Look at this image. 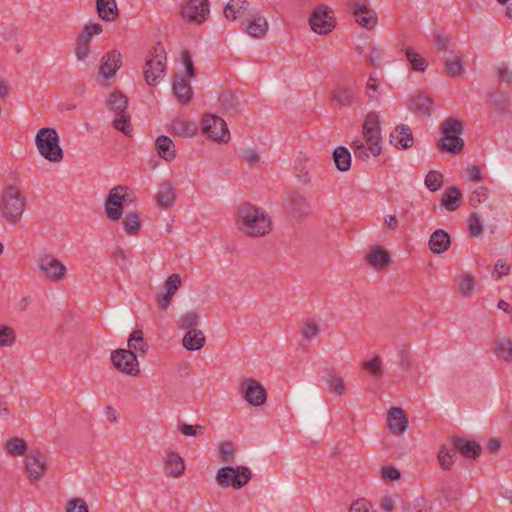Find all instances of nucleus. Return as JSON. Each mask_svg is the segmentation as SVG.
<instances>
[{
  "instance_id": "4",
  "label": "nucleus",
  "mask_w": 512,
  "mask_h": 512,
  "mask_svg": "<svg viewBox=\"0 0 512 512\" xmlns=\"http://www.w3.org/2000/svg\"><path fill=\"white\" fill-rule=\"evenodd\" d=\"M60 139L54 128H41L35 138L37 149L42 157L50 162H60L63 159V150L59 145Z\"/></svg>"
},
{
  "instance_id": "3",
  "label": "nucleus",
  "mask_w": 512,
  "mask_h": 512,
  "mask_svg": "<svg viewBox=\"0 0 512 512\" xmlns=\"http://www.w3.org/2000/svg\"><path fill=\"white\" fill-rule=\"evenodd\" d=\"M463 132L464 125L460 120L447 118L441 124L442 137L437 143L438 149L452 154L460 153L464 148V140L461 138Z\"/></svg>"
},
{
  "instance_id": "50",
  "label": "nucleus",
  "mask_w": 512,
  "mask_h": 512,
  "mask_svg": "<svg viewBox=\"0 0 512 512\" xmlns=\"http://www.w3.org/2000/svg\"><path fill=\"white\" fill-rule=\"evenodd\" d=\"M445 68L447 74L451 77H456L462 74L463 65L460 56H454L452 58H448L445 61Z\"/></svg>"
},
{
  "instance_id": "32",
  "label": "nucleus",
  "mask_w": 512,
  "mask_h": 512,
  "mask_svg": "<svg viewBox=\"0 0 512 512\" xmlns=\"http://www.w3.org/2000/svg\"><path fill=\"white\" fill-rule=\"evenodd\" d=\"M249 2L247 0H230L224 8V16L228 20H236L243 17L248 11Z\"/></svg>"
},
{
  "instance_id": "38",
  "label": "nucleus",
  "mask_w": 512,
  "mask_h": 512,
  "mask_svg": "<svg viewBox=\"0 0 512 512\" xmlns=\"http://www.w3.org/2000/svg\"><path fill=\"white\" fill-rule=\"evenodd\" d=\"M324 380L330 389L338 395L344 394L346 387L343 378L333 369L325 371Z\"/></svg>"
},
{
  "instance_id": "63",
  "label": "nucleus",
  "mask_w": 512,
  "mask_h": 512,
  "mask_svg": "<svg viewBox=\"0 0 512 512\" xmlns=\"http://www.w3.org/2000/svg\"><path fill=\"white\" fill-rule=\"evenodd\" d=\"M319 333V327L314 321L306 322L301 327V334L305 339L315 338Z\"/></svg>"
},
{
  "instance_id": "6",
  "label": "nucleus",
  "mask_w": 512,
  "mask_h": 512,
  "mask_svg": "<svg viewBox=\"0 0 512 512\" xmlns=\"http://www.w3.org/2000/svg\"><path fill=\"white\" fill-rule=\"evenodd\" d=\"M166 71V52L161 44L153 47L146 59L144 78L149 86H155L162 79Z\"/></svg>"
},
{
  "instance_id": "41",
  "label": "nucleus",
  "mask_w": 512,
  "mask_h": 512,
  "mask_svg": "<svg viewBox=\"0 0 512 512\" xmlns=\"http://www.w3.org/2000/svg\"><path fill=\"white\" fill-rule=\"evenodd\" d=\"M354 15L356 22L366 29H372L377 24V15L369 8Z\"/></svg>"
},
{
  "instance_id": "11",
  "label": "nucleus",
  "mask_w": 512,
  "mask_h": 512,
  "mask_svg": "<svg viewBox=\"0 0 512 512\" xmlns=\"http://www.w3.org/2000/svg\"><path fill=\"white\" fill-rule=\"evenodd\" d=\"M111 361L114 368L123 374L137 376L140 373L137 356L132 350L117 349L113 351Z\"/></svg>"
},
{
  "instance_id": "18",
  "label": "nucleus",
  "mask_w": 512,
  "mask_h": 512,
  "mask_svg": "<svg viewBox=\"0 0 512 512\" xmlns=\"http://www.w3.org/2000/svg\"><path fill=\"white\" fill-rule=\"evenodd\" d=\"M121 64V53L117 50L109 51L101 59V64L99 66V75L106 79H110L120 69Z\"/></svg>"
},
{
  "instance_id": "53",
  "label": "nucleus",
  "mask_w": 512,
  "mask_h": 512,
  "mask_svg": "<svg viewBox=\"0 0 512 512\" xmlns=\"http://www.w3.org/2000/svg\"><path fill=\"white\" fill-rule=\"evenodd\" d=\"M220 459L225 463H232L235 459V450L232 442L225 441L219 445Z\"/></svg>"
},
{
  "instance_id": "35",
  "label": "nucleus",
  "mask_w": 512,
  "mask_h": 512,
  "mask_svg": "<svg viewBox=\"0 0 512 512\" xmlns=\"http://www.w3.org/2000/svg\"><path fill=\"white\" fill-rule=\"evenodd\" d=\"M96 7L99 17L107 22L118 17V8L115 0H97Z\"/></svg>"
},
{
  "instance_id": "37",
  "label": "nucleus",
  "mask_w": 512,
  "mask_h": 512,
  "mask_svg": "<svg viewBox=\"0 0 512 512\" xmlns=\"http://www.w3.org/2000/svg\"><path fill=\"white\" fill-rule=\"evenodd\" d=\"M333 160L339 171H348L351 167V154L343 146L337 147L333 152Z\"/></svg>"
},
{
  "instance_id": "26",
  "label": "nucleus",
  "mask_w": 512,
  "mask_h": 512,
  "mask_svg": "<svg viewBox=\"0 0 512 512\" xmlns=\"http://www.w3.org/2000/svg\"><path fill=\"white\" fill-rule=\"evenodd\" d=\"M175 201V191L173 185L169 181H164L159 185V189L156 194V202L158 206L168 209Z\"/></svg>"
},
{
  "instance_id": "29",
  "label": "nucleus",
  "mask_w": 512,
  "mask_h": 512,
  "mask_svg": "<svg viewBox=\"0 0 512 512\" xmlns=\"http://www.w3.org/2000/svg\"><path fill=\"white\" fill-rule=\"evenodd\" d=\"M172 132L180 137H192L197 132V125L194 121L176 118L171 124Z\"/></svg>"
},
{
  "instance_id": "33",
  "label": "nucleus",
  "mask_w": 512,
  "mask_h": 512,
  "mask_svg": "<svg viewBox=\"0 0 512 512\" xmlns=\"http://www.w3.org/2000/svg\"><path fill=\"white\" fill-rule=\"evenodd\" d=\"M268 22L265 17L256 15L251 18L245 27V31L254 38H262L267 34Z\"/></svg>"
},
{
  "instance_id": "39",
  "label": "nucleus",
  "mask_w": 512,
  "mask_h": 512,
  "mask_svg": "<svg viewBox=\"0 0 512 512\" xmlns=\"http://www.w3.org/2000/svg\"><path fill=\"white\" fill-rule=\"evenodd\" d=\"M128 350H132L133 352H140L141 355L145 354L147 351V343L143 338V332L139 329L134 330L128 340Z\"/></svg>"
},
{
  "instance_id": "48",
  "label": "nucleus",
  "mask_w": 512,
  "mask_h": 512,
  "mask_svg": "<svg viewBox=\"0 0 512 512\" xmlns=\"http://www.w3.org/2000/svg\"><path fill=\"white\" fill-rule=\"evenodd\" d=\"M124 230L128 235H135L141 227L140 217L137 213H128L123 220Z\"/></svg>"
},
{
  "instance_id": "9",
  "label": "nucleus",
  "mask_w": 512,
  "mask_h": 512,
  "mask_svg": "<svg viewBox=\"0 0 512 512\" xmlns=\"http://www.w3.org/2000/svg\"><path fill=\"white\" fill-rule=\"evenodd\" d=\"M363 135L372 155L379 156L381 154V128L377 113L370 112L367 114L363 123Z\"/></svg>"
},
{
  "instance_id": "15",
  "label": "nucleus",
  "mask_w": 512,
  "mask_h": 512,
  "mask_svg": "<svg viewBox=\"0 0 512 512\" xmlns=\"http://www.w3.org/2000/svg\"><path fill=\"white\" fill-rule=\"evenodd\" d=\"M202 130L212 140L226 142L229 139V131L226 122L216 115H204L202 119Z\"/></svg>"
},
{
  "instance_id": "44",
  "label": "nucleus",
  "mask_w": 512,
  "mask_h": 512,
  "mask_svg": "<svg viewBox=\"0 0 512 512\" xmlns=\"http://www.w3.org/2000/svg\"><path fill=\"white\" fill-rule=\"evenodd\" d=\"M6 450L13 456H22L27 450V444L22 438L12 437L6 442Z\"/></svg>"
},
{
  "instance_id": "54",
  "label": "nucleus",
  "mask_w": 512,
  "mask_h": 512,
  "mask_svg": "<svg viewBox=\"0 0 512 512\" xmlns=\"http://www.w3.org/2000/svg\"><path fill=\"white\" fill-rule=\"evenodd\" d=\"M181 277L179 274H171L164 283V292L175 295L181 286Z\"/></svg>"
},
{
  "instance_id": "42",
  "label": "nucleus",
  "mask_w": 512,
  "mask_h": 512,
  "mask_svg": "<svg viewBox=\"0 0 512 512\" xmlns=\"http://www.w3.org/2000/svg\"><path fill=\"white\" fill-rule=\"evenodd\" d=\"M361 368L368 371L375 379L383 376L382 360L379 355H375L371 360L363 361Z\"/></svg>"
},
{
  "instance_id": "31",
  "label": "nucleus",
  "mask_w": 512,
  "mask_h": 512,
  "mask_svg": "<svg viewBox=\"0 0 512 512\" xmlns=\"http://www.w3.org/2000/svg\"><path fill=\"white\" fill-rule=\"evenodd\" d=\"M463 200L461 191L455 187L451 186L447 188L442 196L441 204L445 209L452 212L459 208Z\"/></svg>"
},
{
  "instance_id": "56",
  "label": "nucleus",
  "mask_w": 512,
  "mask_h": 512,
  "mask_svg": "<svg viewBox=\"0 0 512 512\" xmlns=\"http://www.w3.org/2000/svg\"><path fill=\"white\" fill-rule=\"evenodd\" d=\"M488 198V189L480 186L477 187L470 195L469 201L473 207L479 206Z\"/></svg>"
},
{
  "instance_id": "59",
  "label": "nucleus",
  "mask_w": 512,
  "mask_h": 512,
  "mask_svg": "<svg viewBox=\"0 0 512 512\" xmlns=\"http://www.w3.org/2000/svg\"><path fill=\"white\" fill-rule=\"evenodd\" d=\"M400 358V366L403 371H409L412 367V359L410 357L409 345H403L398 352Z\"/></svg>"
},
{
  "instance_id": "51",
  "label": "nucleus",
  "mask_w": 512,
  "mask_h": 512,
  "mask_svg": "<svg viewBox=\"0 0 512 512\" xmlns=\"http://www.w3.org/2000/svg\"><path fill=\"white\" fill-rule=\"evenodd\" d=\"M16 335L13 328L0 324V347H9L15 342Z\"/></svg>"
},
{
  "instance_id": "17",
  "label": "nucleus",
  "mask_w": 512,
  "mask_h": 512,
  "mask_svg": "<svg viewBox=\"0 0 512 512\" xmlns=\"http://www.w3.org/2000/svg\"><path fill=\"white\" fill-rule=\"evenodd\" d=\"M331 105L347 108L355 104L358 96L353 87L346 82L336 84L331 90Z\"/></svg>"
},
{
  "instance_id": "45",
  "label": "nucleus",
  "mask_w": 512,
  "mask_h": 512,
  "mask_svg": "<svg viewBox=\"0 0 512 512\" xmlns=\"http://www.w3.org/2000/svg\"><path fill=\"white\" fill-rule=\"evenodd\" d=\"M219 103L222 109L228 113H235L237 111L238 99L231 92H222L219 96Z\"/></svg>"
},
{
  "instance_id": "62",
  "label": "nucleus",
  "mask_w": 512,
  "mask_h": 512,
  "mask_svg": "<svg viewBox=\"0 0 512 512\" xmlns=\"http://www.w3.org/2000/svg\"><path fill=\"white\" fill-rule=\"evenodd\" d=\"M468 222L470 236L478 237L483 231V226L481 224L479 216L476 213L471 214Z\"/></svg>"
},
{
  "instance_id": "8",
  "label": "nucleus",
  "mask_w": 512,
  "mask_h": 512,
  "mask_svg": "<svg viewBox=\"0 0 512 512\" xmlns=\"http://www.w3.org/2000/svg\"><path fill=\"white\" fill-rule=\"evenodd\" d=\"M36 264L41 275L52 282H61L66 277L67 268L65 264L52 254H39Z\"/></svg>"
},
{
  "instance_id": "27",
  "label": "nucleus",
  "mask_w": 512,
  "mask_h": 512,
  "mask_svg": "<svg viewBox=\"0 0 512 512\" xmlns=\"http://www.w3.org/2000/svg\"><path fill=\"white\" fill-rule=\"evenodd\" d=\"M206 342L203 331L199 329L188 330L182 339V345L189 351L200 350Z\"/></svg>"
},
{
  "instance_id": "10",
  "label": "nucleus",
  "mask_w": 512,
  "mask_h": 512,
  "mask_svg": "<svg viewBox=\"0 0 512 512\" xmlns=\"http://www.w3.org/2000/svg\"><path fill=\"white\" fill-rule=\"evenodd\" d=\"M103 27L99 23L87 24L76 38L74 43V54L78 61H85L91 52V40L93 36L99 35Z\"/></svg>"
},
{
  "instance_id": "49",
  "label": "nucleus",
  "mask_w": 512,
  "mask_h": 512,
  "mask_svg": "<svg viewBox=\"0 0 512 512\" xmlns=\"http://www.w3.org/2000/svg\"><path fill=\"white\" fill-rule=\"evenodd\" d=\"M406 56L409 60L412 69L419 72H424L427 68V61L419 55L417 52H415L413 49L408 48L406 49Z\"/></svg>"
},
{
  "instance_id": "20",
  "label": "nucleus",
  "mask_w": 512,
  "mask_h": 512,
  "mask_svg": "<svg viewBox=\"0 0 512 512\" xmlns=\"http://www.w3.org/2000/svg\"><path fill=\"white\" fill-rule=\"evenodd\" d=\"M452 445L456 452L458 451L466 458H477L480 456L482 452L481 446L475 442L470 440H465L458 436H453L451 438Z\"/></svg>"
},
{
  "instance_id": "25",
  "label": "nucleus",
  "mask_w": 512,
  "mask_h": 512,
  "mask_svg": "<svg viewBox=\"0 0 512 512\" xmlns=\"http://www.w3.org/2000/svg\"><path fill=\"white\" fill-rule=\"evenodd\" d=\"M173 93L177 100L182 104H187L192 98V88L190 83L182 75H176L173 79Z\"/></svg>"
},
{
  "instance_id": "55",
  "label": "nucleus",
  "mask_w": 512,
  "mask_h": 512,
  "mask_svg": "<svg viewBox=\"0 0 512 512\" xmlns=\"http://www.w3.org/2000/svg\"><path fill=\"white\" fill-rule=\"evenodd\" d=\"M108 197H113L116 202H120L122 204L132 201V199L129 198L128 187L121 185L112 188L109 191Z\"/></svg>"
},
{
  "instance_id": "64",
  "label": "nucleus",
  "mask_w": 512,
  "mask_h": 512,
  "mask_svg": "<svg viewBox=\"0 0 512 512\" xmlns=\"http://www.w3.org/2000/svg\"><path fill=\"white\" fill-rule=\"evenodd\" d=\"M350 512H372V504L366 499H358L351 504Z\"/></svg>"
},
{
  "instance_id": "57",
  "label": "nucleus",
  "mask_w": 512,
  "mask_h": 512,
  "mask_svg": "<svg viewBox=\"0 0 512 512\" xmlns=\"http://www.w3.org/2000/svg\"><path fill=\"white\" fill-rule=\"evenodd\" d=\"M459 292L462 295L471 294L474 289V278L470 274H465L460 277L458 283Z\"/></svg>"
},
{
  "instance_id": "21",
  "label": "nucleus",
  "mask_w": 512,
  "mask_h": 512,
  "mask_svg": "<svg viewBox=\"0 0 512 512\" xmlns=\"http://www.w3.org/2000/svg\"><path fill=\"white\" fill-rule=\"evenodd\" d=\"M164 471L170 477L180 478L185 472L184 459L174 451L168 452L164 461Z\"/></svg>"
},
{
  "instance_id": "1",
  "label": "nucleus",
  "mask_w": 512,
  "mask_h": 512,
  "mask_svg": "<svg viewBox=\"0 0 512 512\" xmlns=\"http://www.w3.org/2000/svg\"><path fill=\"white\" fill-rule=\"evenodd\" d=\"M235 223L241 233L252 238L265 237L272 230V220L267 211L250 202H243L237 207Z\"/></svg>"
},
{
  "instance_id": "19",
  "label": "nucleus",
  "mask_w": 512,
  "mask_h": 512,
  "mask_svg": "<svg viewBox=\"0 0 512 512\" xmlns=\"http://www.w3.org/2000/svg\"><path fill=\"white\" fill-rule=\"evenodd\" d=\"M388 427L394 435L403 434L408 427V418L402 408L393 407L387 416Z\"/></svg>"
},
{
  "instance_id": "2",
  "label": "nucleus",
  "mask_w": 512,
  "mask_h": 512,
  "mask_svg": "<svg viewBox=\"0 0 512 512\" xmlns=\"http://www.w3.org/2000/svg\"><path fill=\"white\" fill-rule=\"evenodd\" d=\"M26 209V198L16 186H7L0 199V214L11 225L18 224Z\"/></svg>"
},
{
  "instance_id": "24",
  "label": "nucleus",
  "mask_w": 512,
  "mask_h": 512,
  "mask_svg": "<svg viewBox=\"0 0 512 512\" xmlns=\"http://www.w3.org/2000/svg\"><path fill=\"white\" fill-rule=\"evenodd\" d=\"M433 100L425 94H416L411 97L409 110L423 117H429L432 111Z\"/></svg>"
},
{
  "instance_id": "22",
  "label": "nucleus",
  "mask_w": 512,
  "mask_h": 512,
  "mask_svg": "<svg viewBox=\"0 0 512 512\" xmlns=\"http://www.w3.org/2000/svg\"><path fill=\"white\" fill-rule=\"evenodd\" d=\"M428 245L432 253L442 254L450 248V235L442 229H437L431 234Z\"/></svg>"
},
{
  "instance_id": "34",
  "label": "nucleus",
  "mask_w": 512,
  "mask_h": 512,
  "mask_svg": "<svg viewBox=\"0 0 512 512\" xmlns=\"http://www.w3.org/2000/svg\"><path fill=\"white\" fill-rule=\"evenodd\" d=\"M155 147L159 157L166 161L175 159L176 151L173 141L167 136H159L155 141Z\"/></svg>"
},
{
  "instance_id": "60",
  "label": "nucleus",
  "mask_w": 512,
  "mask_h": 512,
  "mask_svg": "<svg viewBox=\"0 0 512 512\" xmlns=\"http://www.w3.org/2000/svg\"><path fill=\"white\" fill-rule=\"evenodd\" d=\"M380 476L384 481H397L401 477L400 471L392 466H383L380 470Z\"/></svg>"
},
{
  "instance_id": "13",
  "label": "nucleus",
  "mask_w": 512,
  "mask_h": 512,
  "mask_svg": "<svg viewBox=\"0 0 512 512\" xmlns=\"http://www.w3.org/2000/svg\"><path fill=\"white\" fill-rule=\"evenodd\" d=\"M25 472L30 483L39 481L47 470V458L39 450H31L25 457Z\"/></svg>"
},
{
  "instance_id": "36",
  "label": "nucleus",
  "mask_w": 512,
  "mask_h": 512,
  "mask_svg": "<svg viewBox=\"0 0 512 512\" xmlns=\"http://www.w3.org/2000/svg\"><path fill=\"white\" fill-rule=\"evenodd\" d=\"M494 353L506 362H512V339L510 337H498L494 340Z\"/></svg>"
},
{
  "instance_id": "16",
  "label": "nucleus",
  "mask_w": 512,
  "mask_h": 512,
  "mask_svg": "<svg viewBox=\"0 0 512 512\" xmlns=\"http://www.w3.org/2000/svg\"><path fill=\"white\" fill-rule=\"evenodd\" d=\"M181 15L189 22L203 23L209 15L208 0H189L181 6Z\"/></svg>"
},
{
  "instance_id": "58",
  "label": "nucleus",
  "mask_w": 512,
  "mask_h": 512,
  "mask_svg": "<svg viewBox=\"0 0 512 512\" xmlns=\"http://www.w3.org/2000/svg\"><path fill=\"white\" fill-rule=\"evenodd\" d=\"M179 431L185 436H198L203 435L205 428L202 425H190L187 423H180L178 425Z\"/></svg>"
},
{
  "instance_id": "61",
  "label": "nucleus",
  "mask_w": 512,
  "mask_h": 512,
  "mask_svg": "<svg viewBox=\"0 0 512 512\" xmlns=\"http://www.w3.org/2000/svg\"><path fill=\"white\" fill-rule=\"evenodd\" d=\"M87 503L80 498H74L67 502L66 512H88Z\"/></svg>"
},
{
  "instance_id": "14",
  "label": "nucleus",
  "mask_w": 512,
  "mask_h": 512,
  "mask_svg": "<svg viewBox=\"0 0 512 512\" xmlns=\"http://www.w3.org/2000/svg\"><path fill=\"white\" fill-rule=\"evenodd\" d=\"M239 389L242 397L252 406H260L267 400L266 389L255 379H244L240 383Z\"/></svg>"
},
{
  "instance_id": "7",
  "label": "nucleus",
  "mask_w": 512,
  "mask_h": 512,
  "mask_svg": "<svg viewBox=\"0 0 512 512\" xmlns=\"http://www.w3.org/2000/svg\"><path fill=\"white\" fill-rule=\"evenodd\" d=\"M251 479V471L245 466H226L218 470L216 481L223 488L233 487L240 489Z\"/></svg>"
},
{
  "instance_id": "47",
  "label": "nucleus",
  "mask_w": 512,
  "mask_h": 512,
  "mask_svg": "<svg viewBox=\"0 0 512 512\" xmlns=\"http://www.w3.org/2000/svg\"><path fill=\"white\" fill-rule=\"evenodd\" d=\"M199 314L195 311H187L178 320V326L183 330L197 329Z\"/></svg>"
},
{
  "instance_id": "12",
  "label": "nucleus",
  "mask_w": 512,
  "mask_h": 512,
  "mask_svg": "<svg viewBox=\"0 0 512 512\" xmlns=\"http://www.w3.org/2000/svg\"><path fill=\"white\" fill-rule=\"evenodd\" d=\"M309 23L311 29L319 35L331 32L335 27L332 9L324 5L316 7L309 18Z\"/></svg>"
},
{
  "instance_id": "52",
  "label": "nucleus",
  "mask_w": 512,
  "mask_h": 512,
  "mask_svg": "<svg viewBox=\"0 0 512 512\" xmlns=\"http://www.w3.org/2000/svg\"><path fill=\"white\" fill-rule=\"evenodd\" d=\"M442 182H443V176L438 171L431 170L426 175L425 185L432 192L438 190L441 187Z\"/></svg>"
},
{
  "instance_id": "23",
  "label": "nucleus",
  "mask_w": 512,
  "mask_h": 512,
  "mask_svg": "<svg viewBox=\"0 0 512 512\" xmlns=\"http://www.w3.org/2000/svg\"><path fill=\"white\" fill-rule=\"evenodd\" d=\"M390 143L397 148L407 149L413 145V135L410 128L400 125L390 134Z\"/></svg>"
},
{
  "instance_id": "30",
  "label": "nucleus",
  "mask_w": 512,
  "mask_h": 512,
  "mask_svg": "<svg viewBox=\"0 0 512 512\" xmlns=\"http://www.w3.org/2000/svg\"><path fill=\"white\" fill-rule=\"evenodd\" d=\"M366 260L374 269H383L390 263V255L382 247L372 249L367 255Z\"/></svg>"
},
{
  "instance_id": "43",
  "label": "nucleus",
  "mask_w": 512,
  "mask_h": 512,
  "mask_svg": "<svg viewBox=\"0 0 512 512\" xmlns=\"http://www.w3.org/2000/svg\"><path fill=\"white\" fill-rule=\"evenodd\" d=\"M457 456V452L454 449H448L446 446H442L438 452L439 465L444 470H450L454 464V459Z\"/></svg>"
},
{
  "instance_id": "40",
  "label": "nucleus",
  "mask_w": 512,
  "mask_h": 512,
  "mask_svg": "<svg viewBox=\"0 0 512 512\" xmlns=\"http://www.w3.org/2000/svg\"><path fill=\"white\" fill-rule=\"evenodd\" d=\"M105 213L108 219L118 221L123 214V204L116 202L113 197H107L105 201Z\"/></svg>"
},
{
  "instance_id": "5",
  "label": "nucleus",
  "mask_w": 512,
  "mask_h": 512,
  "mask_svg": "<svg viewBox=\"0 0 512 512\" xmlns=\"http://www.w3.org/2000/svg\"><path fill=\"white\" fill-rule=\"evenodd\" d=\"M107 105L114 112L113 127L127 136L131 135L133 130L131 125V116L128 112V98L120 91L112 92L108 99Z\"/></svg>"
},
{
  "instance_id": "28",
  "label": "nucleus",
  "mask_w": 512,
  "mask_h": 512,
  "mask_svg": "<svg viewBox=\"0 0 512 512\" xmlns=\"http://www.w3.org/2000/svg\"><path fill=\"white\" fill-rule=\"evenodd\" d=\"M288 202L289 210L294 217H302L309 213V205L303 195L292 192L288 195Z\"/></svg>"
},
{
  "instance_id": "46",
  "label": "nucleus",
  "mask_w": 512,
  "mask_h": 512,
  "mask_svg": "<svg viewBox=\"0 0 512 512\" xmlns=\"http://www.w3.org/2000/svg\"><path fill=\"white\" fill-rule=\"evenodd\" d=\"M365 95L371 102L379 103L380 101L381 91L378 79L374 78L372 75L368 78L366 83Z\"/></svg>"
}]
</instances>
